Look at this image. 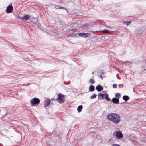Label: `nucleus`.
I'll list each match as a JSON object with an SVG mask.
<instances>
[{
    "instance_id": "nucleus-12",
    "label": "nucleus",
    "mask_w": 146,
    "mask_h": 146,
    "mask_svg": "<svg viewBox=\"0 0 146 146\" xmlns=\"http://www.w3.org/2000/svg\"><path fill=\"white\" fill-rule=\"evenodd\" d=\"M82 105L79 106L77 108V111L78 112H80L82 111Z\"/></svg>"
},
{
    "instance_id": "nucleus-17",
    "label": "nucleus",
    "mask_w": 146,
    "mask_h": 146,
    "mask_svg": "<svg viewBox=\"0 0 146 146\" xmlns=\"http://www.w3.org/2000/svg\"><path fill=\"white\" fill-rule=\"evenodd\" d=\"M102 32L104 33H108L110 32V31L108 30L104 29L102 31Z\"/></svg>"
},
{
    "instance_id": "nucleus-1",
    "label": "nucleus",
    "mask_w": 146,
    "mask_h": 146,
    "mask_svg": "<svg viewBox=\"0 0 146 146\" xmlns=\"http://www.w3.org/2000/svg\"><path fill=\"white\" fill-rule=\"evenodd\" d=\"M107 119L116 124H118L121 121L120 115L116 113H111L109 114L107 116Z\"/></svg>"
},
{
    "instance_id": "nucleus-23",
    "label": "nucleus",
    "mask_w": 146,
    "mask_h": 146,
    "mask_svg": "<svg viewBox=\"0 0 146 146\" xmlns=\"http://www.w3.org/2000/svg\"><path fill=\"white\" fill-rule=\"evenodd\" d=\"M55 8L56 9H59L60 8V6L58 5H55Z\"/></svg>"
},
{
    "instance_id": "nucleus-21",
    "label": "nucleus",
    "mask_w": 146,
    "mask_h": 146,
    "mask_svg": "<svg viewBox=\"0 0 146 146\" xmlns=\"http://www.w3.org/2000/svg\"><path fill=\"white\" fill-rule=\"evenodd\" d=\"M111 146H120L119 145L117 144H115V143H113L111 145Z\"/></svg>"
},
{
    "instance_id": "nucleus-3",
    "label": "nucleus",
    "mask_w": 146,
    "mask_h": 146,
    "mask_svg": "<svg viewBox=\"0 0 146 146\" xmlns=\"http://www.w3.org/2000/svg\"><path fill=\"white\" fill-rule=\"evenodd\" d=\"M57 100L60 103H63L65 100L64 95H62L61 94H59L58 97L57 98Z\"/></svg>"
},
{
    "instance_id": "nucleus-10",
    "label": "nucleus",
    "mask_w": 146,
    "mask_h": 146,
    "mask_svg": "<svg viewBox=\"0 0 146 146\" xmlns=\"http://www.w3.org/2000/svg\"><path fill=\"white\" fill-rule=\"evenodd\" d=\"M30 18V16L29 15L27 14L25 15L24 16L21 17L22 19L23 20H28Z\"/></svg>"
},
{
    "instance_id": "nucleus-8",
    "label": "nucleus",
    "mask_w": 146,
    "mask_h": 146,
    "mask_svg": "<svg viewBox=\"0 0 146 146\" xmlns=\"http://www.w3.org/2000/svg\"><path fill=\"white\" fill-rule=\"evenodd\" d=\"M116 136L118 138H121L123 137L122 133L120 132H117L116 133Z\"/></svg>"
},
{
    "instance_id": "nucleus-14",
    "label": "nucleus",
    "mask_w": 146,
    "mask_h": 146,
    "mask_svg": "<svg viewBox=\"0 0 146 146\" xmlns=\"http://www.w3.org/2000/svg\"><path fill=\"white\" fill-rule=\"evenodd\" d=\"M123 98L125 101H127L129 99V97L128 96L125 95L123 97Z\"/></svg>"
},
{
    "instance_id": "nucleus-2",
    "label": "nucleus",
    "mask_w": 146,
    "mask_h": 146,
    "mask_svg": "<svg viewBox=\"0 0 146 146\" xmlns=\"http://www.w3.org/2000/svg\"><path fill=\"white\" fill-rule=\"evenodd\" d=\"M40 102V100L38 98H34L30 101L31 105L32 106L38 105Z\"/></svg>"
},
{
    "instance_id": "nucleus-26",
    "label": "nucleus",
    "mask_w": 146,
    "mask_h": 146,
    "mask_svg": "<svg viewBox=\"0 0 146 146\" xmlns=\"http://www.w3.org/2000/svg\"><path fill=\"white\" fill-rule=\"evenodd\" d=\"M101 78H102V79H103V77H102V76H101Z\"/></svg>"
},
{
    "instance_id": "nucleus-25",
    "label": "nucleus",
    "mask_w": 146,
    "mask_h": 146,
    "mask_svg": "<svg viewBox=\"0 0 146 146\" xmlns=\"http://www.w3.org/2000/svg\"><path fill=\"white\" fill-rule=\"evenodd\" d=\"M130 62L129 61H125L124 62L125 63L127 62Z\"/></svg>"
},
{
    "instance_id": "nucleus-9",
    "label": "nucleus",
    "mask_w": 146,
    "mask_h": 146,
    "mask_svg": "<svg viewBox=\"0 0 146 146\" xmlns=\"http://www.w3.org/2000/svg\"><path fill=\"white\" fill-rule=\"evenodd\" d=\"M50 104V100L48 99L45 100L44 102V105L46 107L48 106Z\"/></svg>"
},
{
    "instance_id": "nucleus-16",
    "label": "nucleus",
    "mask_w": 146,
    "mask_h": 146,
    "mask_svg": "<svg viewBox=\"0 0 146 146\" xmlns=\"http://www.w3.org/2000/svg\"><path fill=\"white\" fill-rule=\"evenodd\" d=\"M104 94H101V93H99L98 94V96L100 97L102 99L103 97L104 96Z\"/></svg>"
},
{
    "instance_id": "nucleus-5",
    "label": "nucleus",
    "mask_w": 146,
    "mask_h": 146,
    "mask_svg": "<svg viewBox=\"0 0 146 146\" xmlns=\"http://www.w3.org/2000/svg\"><path fill=\"white\" fill-rule=\"evenodd\" d=\"M13 9V6L10 5L7 7L6 9V11L8 13H11L12 12Z\"/></svg>"
},
{
    "instance_id": "nucleus-18",
    "label": "nucleus",
    "mask_w": 146,
    "mask_h": 146,
    "mask_svg": "<svg viewBox=\"0 0 146 146\" xmlns=\"http://www.w3.org/2000/svg\"><path fill=\"white\" fill-rule=\"evenodd\" d=\"M96 94H94L93 95L91 96V98L92 99H94L96 97Z\"/></svg>"
},
{
    "instance_id": "nucleus-4",
    "label": "nucleus",
    "mask_w": 146,
    "mask_h": 146,
    "mask_svg": "<svg viewBox=\"0 0 146 146\" xmlns=\"http://www.w3.org/2000/svg\"><path fill=\"white\" fill-rule=\"evenodd\" d=\"M78 35L81 37L86 38L87 37L90 36L91 35L90 34L88 33H82L79 34H75L74 36H77Z\"/></svg>"
},
{
    "instance_id": "nucleus-7",
    "label": "nucleus",
    "mask_w": 146,
    "mask_h": 146,
    "mask_svg": "<svg viewBox=\"0 0 146 146\" xmlns=\"http://www.w3.org/2000/svg\"><path fill=\"white\" fill-rule=\"evenodd\" d=\"M96 89L98 91H100L103 89V87L100 84L98 85L96 87Z\"/></svg>"
},
{
    "instance_id": "nucleus-19",
    "label": "nucleus",
    "mask_w": 146,
    "mask_h": 146,
    "mask_svg": "<svg viewBox=\"0 0 146 146\" xmlns=\"http://www.w3.org/2000/svg\"><path fill=\"white\" fill-rule=\"evenodd\" d=\"M115 96L117 97H118L119 99L121 96L120 94L119 93H116L115 94Z\"/></svg>"
},
{
    "instance_id": "nucleus-15",
    "label": "nucleus",
    "mask_w": 146,
    "mask_h": 146,
    "mask_svg": "<svg viewBox=\"0 0 146 146\" xmlns=\"http://www.w3.org/2000/svg\"><path fill=\"white\" fill-rule=\"evenodd\" d=\"M131 21H124L123 22V23L124 24L126 23L127 25V26H128L131 23Z\"/></svg>"
},
{
    "instance_id": "nucleus-20",
    "label": "nucleus",
    "mask_w": 146,
    "mask_h": 146,
    "mask_svg": "<svg viewBox=\"0 0 146 146\" xmlns=\"http://www.w3.org/2000/svg\"><path fill=\"white\" fill-rule=\"evenodd\" d=\"M89 82L90 83L92 84H93L94 82V81L92 79H90L89 80Z\"/></svg>"
},
{
    "instance_id": "nucleus-11",
    "label": "nucleus",
    "mask_w": 146,
    "mask_h": 146,
    "mask_svg": "<svg viewBox=\"0 0 146 146\" xmlns=\"http://www.w3.org/2000/svg\"><path fill=\"white\" fill-rule=\"evenodd\" d=\"M104 96H105V99L107 101H110V99L108 95L106 93L104 94Z\"/></svg>"
},
{
    "instance_id": "nucleus-24",
    "label": "nucleus",
    "mask_w": 146,
    "mask_h": 146,
    "mask_svg": "<svg viewBox=\"0 0 146 146\" xmlns=\"http://www.w3.org/2000/svg\"><path fill=\"white\" fill-rule=\"evenodd\" d=\"M60 9H66L65 8H64V7H62L60 6Z\"/></svg>"
},
{
    "instance_id": "nucleus-13",
    "label": "nucleus",
    "mask_w": 146,
    "mask_h": 146,
    "mask_svg": "<svg viewBox=\"0 0 146 146\" xmlns=\"http://www.w3.org/2000/svg\"><path fill=\"white\" fill-rule=\"evenodd\" d=\"M89 89L90 91L92 92L94 90V87L93 85H91L89 87Z\"/></svg>"
},
{
    "instance_id": "nucleus-6",
    "label": "nucleus",
    "mask_w": 146,
    "mask_h": 146,
    "mask_svg": "<svg viewBox=\"0 0 146 146\" xmlns=\"http://www.w3.org/2000/svg\"><path fill=\"white\" fill-rule=\"evenodd\" d=\"M112 102L114 104H118L119 103V98H113L112 100Z\"/></svg>"
},
{
    "instance_id": "nucleus-22",
    "label": "nucleus",
    "mask_w": 146,
    "mask_h": 146,
    "mask_svg": "<svg viewBox=\"0 0 146 146\" xmlns=\"http://www.w3.org/2000/svg\"><path fill=\"white\" fill-rule=\"evenodd\" d=\"M113 86L114 88H116L117 87V84H113Z\"/></svg>"
}]
</instances>
